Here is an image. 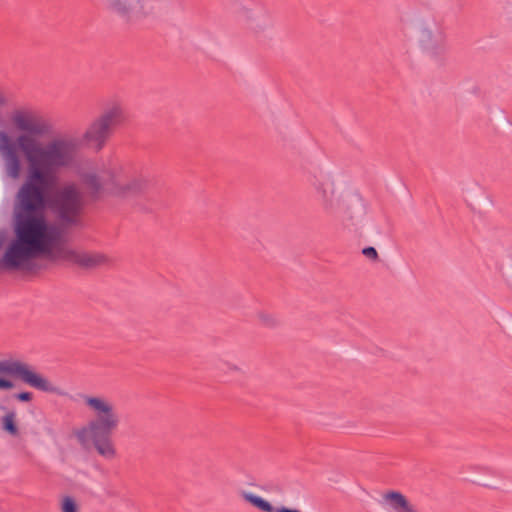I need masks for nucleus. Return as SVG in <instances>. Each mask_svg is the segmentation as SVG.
I'll use <instances>...</instances> for the list:
<instances>
[{"mask_svg": "<svg viewBox=\"0 0 512 512\" xmlns=\"http://www.w3.org/2000/svg\"><path fill=\"white\" fill-rule=\"evenodd\" d=\"M1 429L13 438H19L22 435V429L19 424L18 414L15 410H5L0 418Z\"/></svg>", "mask_w": 512, "mask_h": 512, "instance_id": "12", "label": "nucleus"}, {"mask_svg": "<svg viewBox=\"0 0 512 512\" xmlns=\"http://www.w3.org/2000/svg\"><path fill=\"white\" fill-rule=\"evenodd\" d=\"M362 253L364 256L372 260H377L378 258V253L374 247H366L362 250Z\"/></svg>", "mask_w": 512, "mask_h": 512, "instance_id": "15", "label": "nucleus"}, {"mask_svg": "<svg viewBox=\"0 0 512 512\" xmlns=\"http://www.w3.org/2000/svg\"><path fill=\"white\" fill-rule=\"evenodd\" d=\"M9 119L12 126L21 133L13 135L8 129L0 127V159L5 175L9 179L18 180L23 172V163L19 152L22 153L27 163V174L20 188L28 182L33 167V159H40L45 151L58 146L60 143H70L73 146L71 159L67 164L54 166L47 170L53 178L51 186L47 189V194L57 190L56 172L73 163L78 149L77 139L70 136H57L47 142L40 141L36 135L42 134L46 130V125L37 113L29 108L13 110Z\"/></svg>", "mask_w": 512, "mask_h": 512, "instance_id": "2", "label": "nucleus"}, {"mask_svg": "<svg viewBox=\"0 0 512 512\" xmlns=\"http://www.w3.org/2000/svg\"><path fill=\"white\" fill-rule=\"evenodd\" d=\"M81 398L92 419L75 431L76 439L84 447H94L106 459L115 458L117 450L111 435L121 423L115 403L101 394H83Z\"/></svg>", "mask_w": 512, "mask_h": 512, "instance_id": "4", "label": "nucleus"}, {"mask_svg": "<svg viewBox=\"0 0 512 512\" xmlns=\"http://www.w3.org/2000/svg\"><path fill=\"white\" fill-rule=\"evenodd\" d=\"M83 187L92 195L109 192L126 195L141 191L145 181L139 177L128 176L117 164L103 166L100 170L85 171L80 174Z\"/></svg>", "mask_w": 512, "mask_h": 512, "instance_id": "5", "label": "nucleus"}, {"mask_svg": "<svg viewBox=\"0 0 512 512\" xmlns=\"http://www.w3.org/2000/svg\"><path fill=\"white\" fill-rule=\"evenodd\" d=\"M72 147L70 143H60L45 151L40 159H33L28 182L18 189L15 196L12 223L14 238L2 259L5 267L24 268L38 257L67 261L88 269L109 264V257L101 252L68 247L61 229L45 212L47 207H51L62 220L71 222L81 208V194L73 183H67L47 194L53 182L47 170L67 164L71 159Z\"/></svg>", "mask_w": 512, "mask_h": 512, "instance_id": "1", "label": "nucleus"}, {"mask_svg": "<svg viewBox=\"0 0 512 512\" xmlns=\"http://www.w3.org/2000/svg\"><path fill=\"white\" fill-rule=\"evenodd\" d=\"M238 19L254 34H262L273 28L271 15L265 11H256L248 5L239 4L236 10Z\"/></svg>", "mask_w": 512, "mask_h": 512, "instance_id": "9", "label": "nucleus"}, {"mask_svg": "<svg viewBox=\"0 0 512 512\" xmlns=\"http://www.w3.org/2000/svg\"><path fill=\"white\" fill-rule=\"evenodd\" d=\"M7 105V97L0 91V110Z\"/></svg>", "mask_w": 512, "mask_h": 512, "instance_id": "17", "label": "nucleus"}, {"mask_svg": "<svg viewBox=\"0 0 512 512\" xmlns=\"http://www.w3.org/2000/svg\"><path fill=\"white\" fill-rule=\"evenodd\" d=\"M412 28L413 41L418 52L431 61H440L447 51L444 30L434 21L424 17L415 18Z\"/></svg>", "mask_w": 512, "mask_h": 512, "instance_id": "7", "label": "nucleus"}, {"mask_svg": "<svg viewBox=\"0 0 512 512\" xmlns=\"http://www.w3.org/2000/svg\"><path fill=\"white\" fill-rule=\"evenodd\" d=\"M18 376L24 383L42 392L64 396V391L34 368L20 361H0V390H11L14 383L7 376Z\"/></svg>", "mask_w": 512, "mask_h": 512, "instance_id": "8", "label": "nucleus"}, {"mask_svg": "<svg viewBox=\"0 0 512 512\" xmlns=\"http://www.w3.org/2000/svg\"><path fill=\"white\" fill-rule=\"evenodd\" d=\"M256 319L262 326L267 328H275L280 323L278 318L273 313L267 311L257 312Z\"/></svg>", "mask_w": 512, "mask_h": 512, "instance_id": "13", "label": "nucleus"}, {"mask_svg": "<svg viewBox=\"0 0 512 512\" xmlns=\"http://www.w3.org/2000/svg\"><path fill=\"white\" fill-rule=\"evenodd\" d=\"M322 210L331 216L341 215L345 224H363L367 208L361 195L343 178L321 171L310 180Z\"/></svg>", "mask_w": 512, "mask_h": 512, "instance_id": "3", "label": "nucleus"}, {"mask_svg": "<svg viewBox=\"0 0 512 512\" xmlns=\"http://www.w3.org/2000/svg\"><path fill=\"white\" fill-rule=\"evenodd\" d=\"M239 495L245 502L261 512H303L300 509L285 505L275 506L264 497L257 495L252 491L241 490Z\"/></svg>", "mask_w": 512, "mask_h": 512, "instance_id": "10", "label": "nucleus"}, {"mask_svg": "<svg viewBox=\"0 0 512 512\" xmlns=\"http://www.w3.org/2000/svg\"><path fill=\"white\" fill-rule=\"evenodd\" d=\"M124 119L123 105L112 101L85 129L81 136V143L89 149L100 151L112 135L115 126Z\"/></svg>", "mask_w": 512, "mask_h": 512, "instance_id": "6", "label": "nucleus"}, {"mask_svg": "<svg viewBox=\"0 0 512 512\" xmlns=\"http://www.w3.org/2000/svg\"><path fill=\"white\" fill-rule=\"evenodd\" d=\"M15 398L21 402H29L33 398V394L31 392H21L15 395Z\"/></svg>", "mask_w": 512, "mask_h": 512, "instance_id": "16", "label": "nucleus"}, {"mask_svg": "<svg viewBox=\"0 0 512 512\" xmlns=\"http://www.w3.org/2000/svg\"><path fill=\"white\" fill-rule=\"evenodd\" d=\"M60 509L61 512H78V505L72 497L65 496L61 499Z\"/></svg>", "mask_w": 512, "mask_h": 512, "instance_id": "14", "label": "nucleus"}, {"mask_svg": "<svg viewBox=\"0 0 512 512\" xmlns=\"http://www.w3.org/2000/svg\"><path fill=\"white\" fill-rule=\"evenodd\" d=\"M383 503L394 512H418L403 494L396 491L385 493Z\"/></svg>", "mask_w": 512, "mask_h": 512, "instance_id": "11", "label": "nucleus"}]
</instances>
